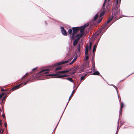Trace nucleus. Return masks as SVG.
<instances>
[{"label": "nucleus", "instance_id": "1", "mask_svg": "<svg viewBox=\"0 0 134 134\" xmlns=\"http://www.w3.org/2000/svg\"><path fill=\"white\" fill-rule=\"evenodd\" d=\"M48 69H43L38 74V75H41L45 77V78H49V77L51 76V78L56 77L58 78H62L63 77L68 76L69 75L65 74L64 75H60L58 74H51L48 75L47 74L48 73Z\"/></svg>", "mask_w": 134, "mask_h": 134}, {"label": "nucleus", "instance_id": "2", "mask_svg": "<svg viewBox=\"0 0 134 134\" xmlns=\"http://www.w3.org/2000/svg\"><path fill=\"white\" fill-rule=\"evenodd\" d=\"M88 25V24H85L83 26L80 27H74L72 28L73 32L72 34H70V36L71 37V39H74L75 37L74 35L77 32L80 30L81 33L83 32L85 28Z\"/></svg>", "mask_w": 134, "mask_h": 134}, {"label": "nucleus", "instance_id": "3", "mask_svg": "<svg viewBox=\"0 0 134 134\" xmlns=\"http://www.w3.org/2000/svg\"><path fill=\"white\" fill-rule=\"evenodd\" d=\"M112 17L111 18H109L108 20L107 23H105L107 25L109 23L111 20L112 18H116L119 14V10L116 9H113L112 10Z\"/></svg>", "mask_w": 134, "mask_h": 134}, {"label": "nucleus", "instance_id": "4", "mask_svg": "<svg viewBox=\"0 0 134 134\" xmlns=\"http://www.w3.org/2000/svg\"><path fill=\"white\" fill-rule=\"evenodd\" d=\"M92 43L90 42L88 45H87L85 49V55L86 57H85V59L86 60H87L88 58V56L87 55L88 53V50L91 48V46Z\"/></svg>", "mask_w": 134, "mask_h": 134}, {"label": "nucleus", "instance_id": "5", "mask_svg": "<svg viewBox=\"0 0 134 134\" xmlns=\"http://www.w3.org/2000/svg\"><path fill=\"white\" fill-rule=\"evenodd\" d=\"M107 9L105 8L103 11L100 14V17H101L103 15L104 13L105 12H109V10L110 6L109 5H107Z\"/></svg>", "mask_w": 134, "mask_h": 134}, {"label": "nucleus", "instance_id": "6", "mask_svg": "<svg viewBox=\"0 0 134 134\" xmlns=\"http://www.w3.org/2000/svg\"><path fill=\"white\" fill-rule=\"evenodd\" d=\"M71 60H68L66 61H62L60 62H59L57 64V65H59L61 64H62L64 63H67L68 62H70L71 61Z\"/></svg>", "mask_w": 134, "mask_h": 134}, {"label": "nucleus", "instance_id": "7", "mask_svg": "<svg viewBox=\"0 0 134 134\" xmlns=\"http://www.w3.org/2000/svg\"><path fill=\"white\" fill-rule=\"evenodd\" d=\"M60 29L61 31L62 34L64 36H66L67 35V33L66 31L64 29L63 27L61 26Z\"/></svg>", "mask_w": 134, "mask_h": 134}, {"label": "nucleus", "instance_id": "8", "mask_svg": "<svg viewBox=\"0 0 134 134\" xmlns=\"http://www.w3.org/2000/svg\"><path fill=\"white\" fill-rule=\"evenodd\" d=\"M83 34V32L81 33L80 32V33L77 34L76 36L77 38L76 39L79 40L82 36Z\"/></svg>", "mask_w": 134, "mask_h": 134}, {"label": "nucleus", "instance_id": "9", "mask_svg": "<svg viewBox=\"0 0 134 134\" xmlns=\"http://www.w3.org/2000/svg\"><path fill=\"white\" fill-rule=\"evenodd\" d=\"M22 84H20L19 85H16L14 87L12 88V90L13 91L14 90H16V89H17L19 88L20 87V86L22 85Z\"/></svg>", "mask_w": 134, "mask_h": 134}, {"label": "nucleus", "instance_id": "10", "mask_svg": "<svg viewBox=\"0 0 134 134\" xmlns=\"http://www.w3.org/2000/svg\"><path fill=\"white\" fill-rule=\"evenodd\" d=\"M92 64H93V69L94 70V67H95V66H94V56H93L92 58Z\"/></svg>", "mask_w": 134, "mask_h": 134}, {"label": "nucleus", "instance_id": "11", "mask_svg": "<svg viewBox=\"0 0 134 134\" xmlns=\"http://www.w3.org/2000/svg\"><path fill=\"white\" fill-rule=\"evenodd\" d=\"M69 70H68L59 71L58 72V73L63 74L69 71Z\"/></svg>", "mask_w": 134, "mask_h": 134}, {"label": "nucleus", "instance_id": "12", "mask_svg": "<svg viewBox=\"0 0 134 134\" xmlns=\"http://www.w3.org/2000/svg\"><path fill=\"white\" fill-rule=\"evenodd\" d=\"M98 42H97L96 43L94 46L93 50V52L94 53L97 47V43Z\"/></svg>", "mask_w": 134, "mask_h": 134}, {"label": "nucleus", "instance_id": "13", "mask_svg": "<svg viewBox=\"0 0 134 134\" xmlns=\"http://www.w3.org/2000/svg\"><path fill=\"white\" fill-rule=\"evenodd\" d=\"M77 58V55L75 57L73 60H72V61L69 64H71L72 63H73L76 59Z\"/></svg>", "mask_w": 134, "mask_h": 134}, {"label": "nucleus", "instance_id": "14", "mask_svg": "<svg viewBox=\"0 0 134 134\" xmlns=\"http://www.w3.org/2000/svg\"><path fill=\"white\" fill-rule=\"evenodd\" d=\"M78 40H78V39H76L75 40L73 43V45L74 46H75L77 44L78 42Z\"/></svg>", "mask_w": 134, "mask_h": 134}, {"label": "nucleus", "instance_id": "15", "mask_svg": "<svg viewBox=\"0 0 134 134\" xmlns=\"http://www.w3.org/2000/svg\"><path fill=\"white\" fill-rule=\"evenodd\" d=\"M99 73L98 71H95L92 74L93 75H99Z\"/></svg>", "mask_w": 134, "mask_h": 134}, {"label": "nucleus", "instance_id": "16", "mask_svg": "<svg viewBox=\"0 0 134 134\" xmlns=\"http://www.w3.org/2000/svg\"><path fill=\"white\" fill-rule=\"evenodd\" d=\"M98 16V15L97 14H96L94 17V20L95 21L97 18Z\"/></svg>", "mask_w": 134, "mask_h": 134}, {"label": "nucleus", "instance_id": "17", "mask_svg": "<svg viewBox=\"0 0 134 134\" xmlns=\"http://www.w3.org/2000/svg\"><path fill=\"white\" fill-rule=\"evenodd\" d=\"M101 30H98L96 33V34L97 35H98L101 32Z\"/></svg>", "mask_w": 134, "mask_h": 134}, {"label": "nucleus", "instance_id": "18", "mask_svg": "<svg viewBox=\"0 0 134 134\" xmlns=\"http://www.w3.org/2000/svg\"><path fill=\"white\" fill-rule=\"evenodd\" d=\"M121 0H116V3L117 5L120 4Z\"/></svg>", "mask_w": 134, "mask_h": 134}, {"label": "nucleus", "instance_id": "19", "mask_svg": "<svg viewBox=\"0 0 134 134\" xmlns=\"http://www.w3.org/2000/svg\"><path fill=\"white\" fill-rule=\"evenodd\" d=\"M67 79L71 82H73V80L71 78L68 77Z\"/></svg>", "mask_w": 134, "mask_h": 134}, {"label": "nucleus", "instance_id": "20", "mask_svg": "<svg viewBox=\"0 0 134 134\" xmlns=\"http://www.w3.org/2000/svg\"><path fill=\"white\" fill-rule=\"evenodd\" d=\"M72 70L73 71L71 72V73L72 74H74V73H75L76 72V70H75V69L74 68H73V69H72Z\"/></svg>", "mask_w": 134, "mask_h": 134}, {"label": "nucleus", "instance_id": "21", "mask_svg": "<svg viewBox=\"0 0 134 134\" xmlns=\"http://www.w3.org/2000/svg\"><path fill=\"white\" fill-rule=\"evenodd\" d=\"M107 2V0H105L104 2L103 5V9H104V7L105 6V5L106 4Z\"/></svg>", "mask_w": 134, "mask_h": 134}, {"label": "nucleus", "instance_id": "22", "mask_svg": "<svg viewBox=\"0 0 134 134\" xmlns=\"http://www.w3.org/2000/svg\"><path fill=\"white\" fill-rule=\"evenodd\" d=\"M72 32V31L71 29H69L68 31L69 34H71Z\"/></svg>", "mask_w": 134, "mask_h": 134}, {"label": "nucleus", "instance_id": "23", "mask_svg": "<svg viewBox=\"0 0 134 134\" xmlns=\"http://www.w3.org/2000/svg\"><path fill=\"white\" fill-rule=\"evenodd\" d=\"M78 48H77V49L78 50V51L79 52L80 50V45L79 44L78 45Z\"/></svg>", "mask_w": 134, "mask_h": 134}, {"label": "nucleus", "instance_id": "24", "mask_svg": "<svg viewBox=\"0 0 134 134\" xmlns=\"http://www.w3.org/2000/svg\"><path fill=\"white\" fill-rule=\"evenodd\" d=\"M124 104L122 103L121 104V106L120 108H123V107H124Z\"/></svg>", "mask_w": 134, "mask_h": 134}, {"label": "nucleus", "instance_id": "25", "mask_svg": "<svg viewBox=\"0 0 134 134\" xmlns=\"http://www.w3.org/2000/svg\"><path fill=\"white\" fill-rule=\"evenodd\" d=\"M85 76H82L81 77V80H83L85 79Z\"/></svg>", "mask_w": 134, "mask_h": 134}, {"label": "nucleus", "instance_id": "26", "mask_svg": "<svg viewBox=\"0 0 134 134\" xmlns=\"http://www.w3.org/2000/svg\"><path fill=\"white\" fill-rule=\"evenodd\" d=\"M61 69V67H57L55 70H60V69Z\"/></svg>", "mask_w": 134, "mask_h": 134}, {"label": "nucleus", "instance_id": "27", "mask_svg": "<svg viewBox=\"0 0 134 134\" xmlns=\"http://www.w3.org/2000/svg\"><path fill=\"white\" fill-rule=\"evenodd\" d=\"M120 116L121 114V113L122 112V108H120Z\"/></svg>", "mask_w": 134, "mask_h": 134}, {"label": "nucleus", "instance_id": "28", "mask_svg": "<svg viewBox=\"0 0 134 134\" xmlns=\"http://www.w3.org/2000/svg\"><path fill=\"white\" fill-rule=\"evenodd\" d=\"M102 20V18H100V19H99V21H98V23H99Z\"/></svg>", "mask_w": 134, "mask_h": 134}, {"label": "nucleus", "instance_id": "29", "mask_svg": "<svg viewBox=\"0 0 134 134\" xmlns=\"http://www.w3.org/2000/svg\"><path fill=\"white\" fill-rule=\"evenodd\" d=\"M4 131V130H1V131L0 132L1 134H2L3 133Z\"/></svg>", "mask_w": 134, "mask_h": 134}, {"label": "nucleus", "instance_id": "30", "mask_svg": "<svg viewBox=\"0 0 134 134\" xmlns=\"http://www.w3.org/2000/svg\"><path fill=\"white\" fill-rule=\"evenodd\" d=\"M4 125H5V127H6L7 126V124L5 122V123H4Z\"/></svg>", "mask_w": 134, "mask_h": 134}, {"label": "nucleus", "instance_id": "31", "mask_svg": "<svg viewBox=\"0 0 134 134\" xmlns=\"http://www.w3.org/2000/svg\"><path fill=\"white\" fill-rule=\"evenodd\" d=\"M27 73H26V74H25L23 77V78H24L26 76V75L27 74Z\"/></svg>", "mask_w": 134, "mask_h": 134}, {"label": "nucleus", "instance_id": "32", "mask_svg": "<svg viewBox=\"0 0 134 134\" xmlns=\"http://www.w3.org/2000/svg\"><path fill=\"white\" fill-rule=\"evenodd\" d=\"M1 126V120H0V127Z\"/></svg>", "mask_w": 134, "mask_h": 134}, {"label": "nucleus", "instance_id": "33", "mask_svg": "<svg viewBox=\"0 0 134 134\" xmlns=\"http://www.w3.org/2000/svg\"><path fill=\"white\" fill-rule=\"evenodd\" d=\"M3 95H1V94H0V98H1L2 97H3Z\"/></svg>", "mask_w": 134, "mask_h": 134}, {"label": "nucleus", "instance_id": "34", "mask_svg": "<svg viewBox=\"0 0 134 134\" xmlns=\"http://www.w3.org/2000/svg\"><path fill=\"white\" fill-rule=\"evenodd\" d=\"M1 91H6V90H4V89H1Z\"/></svg>", "mask_w": 134, "mask_h": 134}, {"label": "nucleus", "instance_id": "35", "mask_svg": "<svg viewBox=\"0 0 134 134\" xmlns=\"http://www.w3.org/2000/svg\"><path fill=\"white\" fill-rule=\"evenodd\" d=\"M2 116L4 118H5V115H4V114H3L2 115Z\"/></svg>", "mask_w": 134, "mask_h": 134}, {"label": "nucleus", "instance_id": "36", "mask_svg": "<svg viewBox=\"0 0 134 134\" xmlns=\"http://www.w3.org/2000/svg\"><path fill=\"white\" fill-rule=\"evenodd\" d=\"M27 82H26L24 83V85H26L27 83Z\"/></svg>", "mask_w": 134, "mask_h": 134}, {"label": "nucleus", "instance_id": "37", "mask_svg": "<svg viewBox=\"0 0 134 134\" xmlns=\"http://www.w3.org/2000/svg\"><path fill=\"white\" fill-rule=\"evenodd\" d=\"M74 90L73 91H72V94H71V96L72 95V94H73V92H74Z\"/></svg>", "mask_w": 134, "mask_h": 134}, {"label": "nucleus", "instance_id": "38", "mask_svg": "<svg viewBox=\"0 0 134 134\" xmlns=\"http://www.w3.org/2000/svg\"><path fill=\"white\" fill-rule=\"evenodd\" d=\"M71 96V95L70 96V97H69V100H70V97Z\"/></svg>", "mask_w": 134, "mask_h": 134}, {"label": "nucleus", "instance_id": "39", "mask_svg": "<svg viewBox=\"0 0 134 134\" xmlns=\"http://www.w3.org/2000/svg\"><path fill=\"white\" fill-rule=\"evenodd\" d=\"M1 112H2L1 109H0V114H1Z\"/></svg>", "mask_w": 134, "mask_h": 134}, {"label": "nucleus", "instance_id": "40", "mask_svg": "<svg viewBox=\"0 0 134 134\" xmlns=\"http://www.w3.org/2000/svg\"><path fill=\"white\" fill-rule=\"evenodd\" d=\"M36 69V68H35V69H33L32 70H35Z\"/></svg>", "mask_w": 134, "mask_h": 134}, {"label": "nucleus", "instance_id": "41", "mask_svg": "<svg viewBox=\"0 0 134 134\" xmlns=\"http://www.w3.org/2000/svg\"><path fill=\"white\" fill-rule=\"evenodd\" d=\"M36 69V68H35V69H33L32 70H35Z\"/></svg>", "mask_w": 134, "mask_h": 134}, {"label": "nucleus", "instance_id": "42", "mask_svg": "<svg viewBox=\"0 0 134 134\" xmlns=\"http://www.w3.org/2000/svg\"><path fill=\"white\" fill-rule=\"evenodd\" d=\"M4 94L3 93L1 95H3V96L4 95Z\"/></svg>", "mask_w": 134, "mask_h": 134}, {"label": "nucleus", "instance_id": "43", "mask_svg": "<svg viewBox=\"0 0 134 134\" xmlns=\"http://www.w3.org/2000/svg\"><path fill=\"white\" fill-rule=\"evenodd\" d=\"M110 0H108V2H109V1Z\"/></svg>", "mask_w": 134, "mask_h": 134}, {"label": "nucleus", "instance_id": "44", "mask_svg": "<svg viewBox=\"0 0 134 134\" xmlns=\"http://www.w3.org/2000/svg\"><path fill=\"white\" fill-rule=\"evenodd\" d=\"M116 134H117V133H116Z\"/></svg>", "mask_w": 134, "mask_h": 134}]
</instances>
